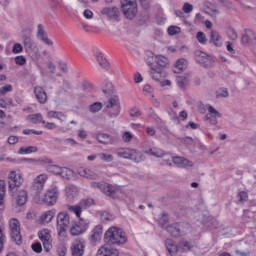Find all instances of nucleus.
Instances as JSON below:
<instances>
[{
    "mask_svg": "<svg viewBox=\"0 0 256 256\" xmlns=\"http://www.w3.org/2000/svg\"><path fill=\"white\" fill-rule=\"evenodd\" d=\"M23 176L21 174H16L15 171H11L8 176V192L9 195L15 199L18 207H23L25 203H27V199H29V195L27 191L21 189L23 185Z\"/></svg>",
    "mask_w": 256,
    "mask_h": 256,
    "instance_id": "1",
    "label": "nucleus"
},
{
    "mask_svg": "<svg viewBox=\"0 0 256 256\" xmlns=\"http://www.w3.org/2000/svg\"><path fill=\"white\" fill-rule=\"evenodd\" d=\"M148 58L147 65L150 67V76L154 81H161L163 77V67L169 65V59L163 55H154L153 52H146Z\"/></svg>",
    "mask_w": 256,
    "mask_h": 256,
    "instance_id": "2",
    "label": "nucleus"
},
{
    "mask_svg": "<svg viewBox=\"0 0 256 256\" xmlns=\"http://www.w3.org/2000/svg\"><path fill=\"white\" fill-rule=\"evenodd\" d=\"M104 241L108 245H125L127 236L121 228L112 226L105 232Z\"/></svg>",
    "mask_w": 256,
    "mask_h": 256,
    "instance_id": "3",
    "label": "nucleus"
},
{
    "mask_svg": "<svg viewBox=\"0 0 256 256\" xmlns=\"http://www.w3.org/2000/svg\"><path fill=\"white\" fill-rule=\"evenodd\" d=\"M116 155H118V157H122V159H129L130 161H134L135 163H140V161H143V155L134 149L119 148L116 151Z\"/></svg>",
    "mask_w": 256,
    "mask_h": 256,
    "instance_id": "4",
    "label": "nucleus"
},
{
    "mask_svg": "<svg viewBox=\"0 0 256 256\" xmlns=\"http://www.w3.org/2000/svg\"><path fill=\"white\" fill-rule=\"evenodd\" d=\"M57 231L59 237H65V233L67 228L69 227V223H71V218L67 212H60L57 215Z\"/></svg>",
    "mask_w": 256,
    "mask_h": 256,
    "instance_id": "5",
    "label": "nucleus"
},
{
    "mask_svg": "<svg viewBox=\"0 0 256 256\" xmlns=\"http://www.w3.org/2000/svg\"><path fill=\"white\" fill-rule=\"evenodd\" d=\"M10 236L12 241L16 242V245L23 243L21 237V226L19 220L12 218L9 222Z\"/></svg>",
    "mask_w": 256,
    "mask_h": 256,
    "instance_id": "6",
    "label": "nucleus"
},
{
    "mask_svg": "<svg viewBox=\"0 0 256 256\" xmlns=\"http://www.w3.org/2000/svg\"><path fill=\"white\" fill-rule=\"evenodd\" d=\"M87 229H89V220L80 218V220L77 223L71 226L70 234L73 237H78V235H83V233H85Z\"/></svg>",
    "mask_w": 256,
    "mask_h": 256,
    "instance_id": "7",
    "label": "nucleus"
},
{
    "mask_svg": "<svg viewBox=\"0 0 256 256\" xmlns=\"http://www.w3.org/2000/svg\"><path fill=\"white\" fill-rule=\"evenodd\" d=\"M106 108L113 109V111H110L108 113V116L110 118L118 117L119 113H121V104L119 103V96H112L111 98H109V100L106 102Z\"/></svg>",
    "mask_w": 256,
    "mask_h": 256,
    "instance_id": "8",
    "label": "nucleus"
},
{
    "mask_svg": "<svg viewBox=\"0 0 256 256\" xmlns=\"http://www.w3.org/2000/svg\"><path fill=\"white\" fill-rule=\"evenodd\" d=\"M22 41L26 53L29 55L33 54L35 51V43L33 39H31V30L26 29L22 31Z\"/></svg>",
    "mask_w": 256,
    "mask_h": 256,
    "instance_id": "9",
    "label": "nucleus"
},
{
    "mask_svg": "<svg viewBox=\"0 0 256 256\" xmlns=\"http://www.w3.org/2000/svg\"><path fill=\"white\" fill-rule=\"evenodd\" d=\"M38 237H39L40 241L42 242L46 253H49V251H51V249L53 248V245H52L53 239L51 238V233L49 232V230L43 229V230L39 231Z\"/></svg>",
    "mask_w": 256,
    "mask_h": 256,
    "instance_id": "10",
    "label": "nucleus"
},
{
    "mask_svg": "<svg viewBox=\"0 0 256 256\" xmlns=\"http://www.w3.org/2000/svg\"><path fill=\"white\" fill-rule=\"evenodd\" d=\"M195 59L197 63H199V65H202V67L211 68L215 65V60H213V57H211L205 52H201V51L196 52Z\"/></svg>",
    "mask_w": 256,
    "mask_h": 256,
    "instance_id": "11",
    "label": "nucleus"
},
{
    "mask_svg": "<svg viewBox=\"0 0 256 256\" xmlns=\"http://www.w3.org/2000/svg\"><path fill=\"white\" fill-rule=\"evenodd\" d=\"M58 197L59 191L57 190V188H53L45 193L43 201L46 205H55V203H57Z\"/></svg>",
    "mask_w": 256,
    "mask_h": 256,
    "instance_id": "12",
    "label": "nucleus"
},
{
    "mask_svg": "<svg viewBox=\"0 0 256 256\" xmlns=\"http://www.w3.org/2000/svg\"><path fill=\"white\" fill-rule=\"evenodd\" d=\"M36 37L37 39H39V41L45 43V45L53 47V42L51 41V39H49V36L47 35V32L45 31V28H43L42 24H39L37 27Z\"/></svg>",
    "mask_w": 256,
    "mask_h": 256,
    "instance_id": "13",
    "label": "nucleus"
},
{
    "mask_svg": "<svg viewBox=\"0 0 256 256\" xmlns=\"http://www.w3.org/2000/svg\"><path fill=\"white\" fill-rule=\"evenodd\" d=\"M101 15H105L108 19H112L113 21H119V8L105 7L101 10Z\"/></svg>",
    "mask_w": 256,
    "mask_h": 256,
    "instance_id": "14",
    "label": "nucleus"
},
{
    "mask_svg": "<svg viewBox=\"0 0 256 256\" xmlns=\"http://www.w3.org/2000/svg\"><path fill=\"white\" fill-rule=\"evenodd\" d=\"M47 179V174H40L37 176L33 183V190L36 191V193H41V191H43V187H45Z\"/></svg>",
    "mask_w": 256,
    "mask_h": 256,
    "instance_id": "15",
    "label": "nucleus"
},
{
    "mask_svg": "<svg viewBox=\"0 0 256 256\" xmlns=\"http://www.w3.org/2000/svg\"><path fill=\"white\" fill-rule=\"evenodd\" d=\"M122 13L126 19H134L137 15V4L121 6Z\"/></svg>",
    "mask_w": 256,
    "mask_h": 256,
    "instance_id": "16",
    "label": "nucleus"
},
{
    "mask_svg": "<svg viewBox=\"0 0 256 256\" xmlns=\"http://www.w3.org/2000/svg\"><path fill=\"white\" fill-rule=\"evenodd\" d=\"M34 95L41 105H45L47 103V92L41 86L34 87Z\"/></svg>",
    "mask_w": 256,
    "mask_h": 256,
    "instance_id": "17",
    "label": "nucleus"
},
{
    "mask_svg": "<svg viewBox=\"0 0 256 256\" xmlns=\"http://www.w3.org/2000/svg\"><path fill=\"white\" fill-rule=\"evenodd\" d=\"M85 253V242L83 240H76L72 245L73 256H83Z\"/></svg>",
    "mask_w": 256,
    "mask_h": 256,
    "instance_id": "18",
    "label": "nucleus"
},
{
    "mask_svg": "<svg viewBox=\"0 0 256 256\" xmlns=\"http://www.w3.org/2000/svg\"><path fill=\"white\" fill-rule=\"evenodd\" d=\"M96 256H119V250L111 248V246H102Z\"/></svg>",
    "mask_w": 256,
    "mask_h": 256,
    "instance_id": "19",
    "label": "nucleus"
},
{
    "mask_svg": "<svg viewBox=\"0 0 256 256\" xmlns=\"http://www.w3.org/2000/svg\"><path fill=\"white\" fill-rule=\"evenodd\" d=\"M256 41V34L253 30H247L246 33L241 37L242 45H253Z\"/></svg>",
    "mask_w": 256,
    "mask_h": 256,
    "instance_id": "20",
    "label": "nucleus"
},
{
    "mask_svg": "<svg viewBox=\"0 0 256 256\" xmlns=\"http://www.w3.org/2000/svg\"><path fill=\"white\" fill-rule=\"evenodd\" d=\"M96 139L99 143H102V145H113V143H115V138L107 133H98Z\"/></svg>",
    "mask_w": 256,
    "mask_h": 256,
    "instance_id": "21",
    "label": "nucleus"
},
{
    "mask_svg": "<svg viewBox=\"0 0 256 256\" xmlns=\"http://www.w3.org/2000/svg\"><path fill=\"white\" fill-rule=\"evenodd\" d=\"M102 237H103V226L97 225L92 230V234L90 235V241H92V243H98V241H101Z\"/></svg>",
    "mask_w": 256,
    "mask_h": 256,
    "instance_id": "22",
    "label": "nucleus"
},
{
    "mask_svg": "<svg viewBox=\"0 0 256 256\" xmlns=\"http://www.w3.org/2000/svg\"><path fill=\"white\" fill-rule=\"evenodd\" d=\"M95 57L98 65L102 67V69H109V67H111V64L109 63V61L107 60L103 52L101 51L96 52Z\"/></svg>",
    "mask_w": 256,
    "mask_h": 256,
    "instance_id": "23",
    "label": "nucleus"
},
{
    "mask_svg": "<svg viewBox=\"0 0 256 256\" xmlns=\"http://www.w3.org/2000/svg\"><path fill=\"white\" fill-rule=\"evenodd\" d=\"M165 229L171 237H181V225L179 223L168 225Z\"/></svg>",
    "mask_w": 256,
    "mask_h": 256,
    "instance_id": "24",
    "label": "nucleus"
},
{
    "mask_svg": "<svg viewBox=\"0 0 256 256\" xmlns=\"http://www.w3.org/2000/svg\"><path fill=\"white\" fill-rule=\"evenodd\" d=\"M101 191H103L104 195H107V197H112L115 193H119V187L111 184H103V186H101Z\"/></svg>",
    "mask_w": 256,
    "mask_h": 256,
    "instance_id": "25",
    "label": "nucleus"
},
{
    "mask_svg": "<svg viewBox=\"0 0 256 256\" xmlns=\"http://www.w3.org/2000/svg\"><path fill=\"white\" fill-rule=\"evenodd\" d=\"M191 249H193V244L185 239H182L177 244L178 253H187V251H191Z\"/></svg>",
    "mask_w": 256,
    "mask_h": 256,
    "instance_id": "26",
    "label": "nucleus"
},
{
    "mask_svg": "<svg viewBox=\"0 0 256 256\" xmlns=\"http://www.w3.org/2000/svg\"><path fill=\"white\" fill-rule=\"evenodd\" d=\"M172 162L177 167H191L193 164L188 159H185L181 156H174L172 157Z\"/></svg>",
    "mask_w": 256,
    "mask_h": 256,
    "instance_id": "27",
    "label": "nucleus"
},
{
    "mask_svg": "<svg viewBox=\"0 0 256 256\" xmlns=\"http://www.w3.org/2000/svg\"><path fill=\"white\" fill-rule=\"evenodd\" d=\"M78 173H79L80 177H86V179H93V180L99 179V175L97 173L93 172L89 168L81 169V170H79Z\"/></svg>",
    "mask_w": 256,
    "mask_h": 256,
    "instance_id": "28",
    "label": "nucleus"
},
{
    "mask_svg": "<svg viewBox=\"0 0 256 256\" xmlns=\"http://www.w3.org/2000/svg\"><path fill=\"white\" fill-rule=\"evenodd\" d=\"M165 247L171 256H176L178 253L177 245H175V242L171 239H166L165 241Z\"/></svg>",
    "mask_w": 256,
    "mask_h": 256,
    "instance_id": "29",
    "label": "nucleus"
},
{
    "mask_svg": "<svg viewBox=\"0 0 256 256\" xmlns=\"http://www.w3.org/2000/svg\"><path fill=\"white\" fill-rule=\"evenodd\" d=\"M209 42L213 43L215 47H221V35H219L217 30H211Z\"/></svg>",
    "mask_w": 256,
    "mask_h": 256,
    "instance_id": "30",
    "label": "nucleus"
},
{
    "mask_svg": "<svg viewBox=\"0 0 256 256\" xmlns=\"http://www.w3.org/2000/svg\"><path fill=\"white\" fill-rule=\"evenodd\" d=\"M186 68H187V60L182 58V59H179V60L176 61L175 65H174L173 72L174 73H181Z\"/></svg>",
    "mask_w": 256,
    "mask_h": 256,
    "instance_id": "31",
    "label": "nucleus"
},
{
    "mask_svg": "<svg viewBox=\"0 0 256 256\" xmlns=\"http://www.w3.org/2000/svg\"><path fill=\"white\" fill-rule=\"evenodd\" d=\"M68 211L74 213L79 221L81 220V213H83V208L80 204L74 206L68 205Z\"/></svg>",
    "mask_w": 256,
    "mask_h": 256,
    "instance_id": "32",
    "label": "nucleus"
},
{
    "mask_svg": "<svg viewBox=\"0 0 256 256\" xmlns=\"http://www.w3.org/2000/svg\"><path fill=\"white\" fill-rule=\"evenodd\" d=\"M39 149L37 146L21 147L18 151L19 155H30V153H37Z\"/></svg>",
    "mask_w": 256,
    "mask_h": 256,
    "instance_id": "33",
    "label": "nucleus"
},
{
    "mask_svg": "<svg viewBox=\"0 0 256 256\" xmlns=\"http://www.w3.org/2000/svg\"><path fill=\"white\" fill-rule=\"evenodd\" d=\"M28 120L34 124L42 123V125H45V120H43V115H41L40 113L29 115Z\"/></svg>",
    "mask_w": 256,
    "mask_h": 256,
    "instance_id": "34",
    "label": "nucleus"
},
{
    "mask_svg": "<svg viewBox=\"0 0 256 256\" xmlns=\"http://www.w3.org/2000/svg\"><path fill=\"white\" fill-rule=\"evenodd\" d=\"M53 217H55V211L49 210L46 211L40 219L42 223H51V221H53Z\"/></svg>",
    "mask_w": 256,
    "mask_h": 256,
    "instance_id": "35",
    "label": "nucleus"
},
{
    "mask_svg": "<svg viewBox=\"0 0 256 256\" xmlns=\"http://www.w3.org/2000/svg\"><path fill=\"white\" fill-rule=\"evenodd\" d=\"M60 177H62V179H66L67 181H69V179H71V177H73V170L67 168V167H62L60 168Z\"/></svg>",
    "mask_w": 256,
    "mask_h": 256,
    "instance_id": "36",
    "label": "nucleus"
},
{
    "mask_svg": "<svg viewBox=\"0 0 256 256\" xmlns=\"http://www.w3.org/2000/svg\"><path fill=\"white\" fill-rule=\"evenodd\" d=\"M176 83L180 89H185V87H187V83H189V79L187 76H178L176 78Z\"/></svg>",
    "mask_w": 256,
    "mask_h": 256,
    "instance_id": "37",
    "label": "nucleus"
},
{
    "mask_svg": "<svg viewBox=\"0 0 256 256\" xmlns=\"http://www.w3.org/2000/svg\"><path fill=\"white\" fill-rule=\"evenodd\" d=\"M101 109H103V103H101V102H94L93 104H91L89 106V111L93 114L99 113V111H101Z\"/></svg>",
    "mask_w": 256,
    "mask_h": 256,
    "instance_id": "38",
    "label": "nucleus"
},
{
    "mask_svg": "<svg viewBox=\"0 0 256 256\" xmlns=\"http://www.w3.org/2000/svg\"><path fill=\"white\" fill-rule=\"evenodd\" d=\"M7 184L5 180H0V205H3V199H5Z\"/></svg>",
    "mask_w": 256,
    "mask_h": 256,
    "instance_id": "39",
    "label": "nucleus"
},
{
    "mask_svg": "<svg viewBox=\"0 0 256 256\" xmlns=\"http://www.w3.org/2000/svg\"><path fill=\"white\" fill-rule=\"evenodd\" d=\"M95 201L91 198L83 199L79 202L80 207L83 209H89L91 205H93Z\"/></svg>",
    "mask_w": 256,
    "mask_h": 256,
    "instance_id": "40",
    "label": "nucleus"
},
{
    "mask_svg": "<svg viewBox=\"0 0 256 256\" xmlns=\"http://www.w3.org/2000/svg\"><path fill=\"white\" fill-rule=\"evenodd\" d=\"M46 171H48V173H53V175H59L61 173V167L58 165H48Z\"/></svg>",
    "mask_w": 256,
    "mask_h": 256,
    "instance_id": "41",
    "label": "nucleus"
},
{
    "mask_svg": "<svg viewBox=\"0 0 256 256\" xmlns=\"http://www.w3.org/2000/svg\"><path fill=\"white\" fill-rule=\"evenodd\" d=\"M130 117H135L136 119H139L143 113L138 107H133L129 110Z\"/></svg>",
    "mask_w": 256,
    "mask_h": 256,
    "instance_id": "42",
    "label": "nucleus"
},
{
    "mask_svg": "<svg viewBox=\"0 0 256 256\" xmlns=\"http://www.w3.org/2000/svg\"><path fill=\"white\" fill-rule=\"evenodd\" d=\"M196 39L201 45H207V37L205 36V33L197 32Z\"/></svg>",
    "mask_w": 256,
    "mask_h": 256,
    "instance_id": "43",
    "label": "nucleus"
},
{
    "mask_svg": "<svg viewBox=\"0 0 256 256\" xmlns=\"http://www.w3.org/2000/svg\"><path fill=\"white\" fill-rule=\"evenodd\" d=\"M223 97H229V91L227 88H220L216 91V99H221Z\"/></svg>",
    "mask_w": 256,
    "mask_h": 256,
    "instance_id": "44",
    "label": "nucleus"
},
{
    "mask_svg": "<svg viewBox=\"0 0 256 256\" xmlns=\"http://www.w3.org/2000/svg\"><path fill=\"white\" fill-rule=\"evenodd\" d=\"M98 157L101 161H104L105 163H111V161H113V155L111 154L100 153L98 154Z\"/></svg>",
    "mask_w": 256,
    "mask_h": 256,
    "instance_id": "45",
    "label": "nucleus"
},
{
    "mask_svg": "<svg viewBox=\"0 0 256 256\" xmlns=\"http://www.w3.org/2000/svg\"><path fill=\"white\" fill-rule=\"evenodd\" d=\"M101 221L102 223H109V221H113V215L109 214L108 212H102Z\"/></svg>",
    "mask_w": 256,
    "mask_h": 256,
    "instance_id": "46",
    "label": "nucleus"
},
{
    "mask_svg": "<svg viewBox=\"0 0 256 256\" xmlns=\"http://www.w3.org/2000/svg\"><path fill=\"white\" fill-rule=\"evenodd\" d=\"M208 112L211 115V117H214V119L221 118V113L215 110V108L211 105L208 106Z\"/></svg>",
    "mask_w": 256,
    "mask_h": 256,
    "instance_id": "47",
    "label": "nucleus"
},
{
    "mask_svg": "<svg viewBox=\"0 0 256 256\" xmlns=\"http://www.w3.org/2000/svg\"><path fill=\"white\" fill-rule=\"evenodd\" d=\"M147 153L157 158L164 157L165 155V152L163 150H149Z\"/></svg>",
    "mask_w": 256,
    "mask_h": 256,
    "instance_id": "48",
    "label": "nucleus"
},
{
    "mask_svg": "<svg viewBox=\"0 0 256 256\" xmlns=\"http://www.w3.org/2000/svg\"><path fill=\"white\" fill-rule=\"evenodd\" d=\"M227 36L231 41H237V32H235V29L229 28L227 30Z\"/></svg>",
    "mask_w": 256,
    "mask_h": 256,
    "instance_id": "49",
    "label": "nucleus"
},
{
    "mask_svg": "<svg viewBox=\"0 0 256 256\" xmlns=\"http://www.w3.org/2000/svg\"><path fill=\"white\" fill-rule=\"evenodd\" d=\"M181 33V28L177 27V26H170L168 27V35H177Z\"/></svg>",
    "mask_w": 256,
    "mask_h": 256,
    "instance_id": "50",
    "label": "nucleus"
},
{
    "mask_svg": "<svg viewBox=\"0 0 256 256\" xmlns=\"http://www.w3.org/2000/svg\"><path fill=\"white\" fill-rule=\"evenodd\" d=\"M15 63H16V65L23 66V65H25V63H27V58H25V56H23V55L16 56Z\"/></svg>",
    "mask_w": 256,
    "mask_h": 256,
    "instance_id": "51",
    "label": "nucleus"
},
{
    "mask_svg": "<svg viewBox=\"0 0 256 256\" xmlns=\"http://www.w3.org/2000/svg\"><path fill=\"white\" fill-rule=\"evenodd\" d=\"M132 139H133V134H131V132H128V131H126L122 136V140L124 141V143H131Z\"/></svg>",
    "mask_w": 256,
    "mask_h": 256,
    "instance_id": "52",
    "label": "nucleus"
},
{
    "mask_svg": "<svg viewBox=\"0 0 256 256\" xmlns=\"http://www.w3.org/2000/svg\"><path fill=\"white\" fill-rule=\"evenodd\" d=\"M11 91H13V86H11V84L5 85L0 88L1 95H5L6 93H9Z\"/></svg>",
    "mask_w": 256,
    "mask_h": 256,
    "instance_id": "53",
    "label": "nucleus"
},
{
    "mask_svg": "<svg viewBox=\"0 0 256 256\" xmlns=\"http://www.w3.org/2000/svg\"><path fill=\"white\" fill-rule=\"evenodd\" d=\"M12 53H23V45L20 43H15L12 48Z\"/></svg>",
    "mask_w": 256,
    "mask_h": 256,
    "instance_id": "54",
    "label": "nucleus"
},
{
    "mask_svg": "<svg viewBox=\"0 0 256 256\" xmlns=\"http://www.w3.org/2000/svg\"><path fill=\"white\" fill-rule=\"evenodd\" d=\"M182 11L189 14L193 11V5L189 4L188 2H185L182 7Z\"/></svg>",
    "mask_w": 256,
    "mask_h": 256,
    "instance_id": "55",
    "label": "nucleus"
},
{
    "mask_svg": "<svg viewBox=\"0 0 256 256\" xmlns=\"http://www.w3.org/2000/svg\"><path fill=\"white\" fill-rule=\"evenodd\" d=\"M31 247H32V250L34 251V253H41V251H43V246H41V244L39 242L32 244Z\"/></svg>",
    "mask_w": 256,
    "mask_h": 256,
    "instance_id": "56",
    "label": "nucleus"
},
{
    "mask_svg": "<svg viewBox=\"0 0 256 256\" xmlns=\"http://www.w3.org/2000/svg\"><path fill=\"white\" fill-rule=\"evenodd\" d=\"M78 137L79 139H82V141H85V139H87V131L85 129H80L78 130Z\"/></svg>",
    "mask_w": 256,
    "mask_h": 256,
    "instance_id": "57",
    "label": "nucleus"
},
{
    "mask_svg": "<svg viewBox=\"0 0 256 256\" xmlns=\"http://www.w3.org/2000/svg\"><path fill=\"white\" fill-rule=\"evenodd\" d=\"M121 7L137 4V0H121Z\"/></svg>",
    "mask_w": 256,
    "mask_h": 256,
    "instance_id": "58",
    "label": "nucleus"
},
{
    "mask_svg": "<svg viewBox=\"0 0 256 256\" xmlns=\"http://www.w3.org/2000/svg\"><path fill=\"white\" fill-rule=\"evenodd\" d=\"M8 143H9V145H15V144L19 143V138L17 136H10L8 138Z\"/></svg>",
    "mask_w": 256,
    "mask_h": 256,
    "instance_id": "59",
    "label": "nucleus"
},
{
    "mask_svg": "<svg viewBox=\"0 0 256 256\" xmlns=\"http://www.w3.org/2000/svg\"><path fill=\"white\" fill-rule=\"evenodd\" d=\"M59 67L63 73H67L69 71V68L67 67V63L61 61L59 62Z\"/></svg>",
    "mask_w": 256,
    "mask_h": 256,
    "instance_id": "60",
    "label": "nucleus"
},
{
    "mask_svg": "<svg viewBox=\"0 0 256 256\" xmlns=\"http://www.w3.org/2000/svg\"><path fill=\"white\" fill-rule=\"evenodd\" d=\"M239 200L240 201H247V198L249 197L247 192L242 191L238 194Z\"/></svg>",
    "mask_w": 256,
    "mask_h": 256,
    "instance_id": "61",
    "label": "nucleus"
},
{
    "mask_svg": "<svg viewBox=\"0 0 256 256\" xmlns=\"http://www.w3.org/2000/svg\"><path fill=\"white\" fill-rule=\"evenodd\" d=\"M104 95H111L113 93V84H108V89H103Z\"/></svg>",
    "mask_w": 256,
    "mask_h": 256,
    "instance_id": "62",
    "label": "nucleus"
},
{
    "mask_svg": "<svg viewBox=\"0 0 256 256\" xmlns=\"http://www.w3.org/2000/svg\"><path fill=\"white\" fill-rule=\"evenodd\" d=\"M143 93L149 94L153 93V88L149 84H145L143 87Z\"/></svg>",
    "mask_w": 256,
    "mask_h": 256,
    "instance_id": "63",
    "label": "nucleus"
},
{
    "mask_svg": "<svg viewBox=\"0 0 256 256\" xmlns=\"http://www.w3.org/2000/svg\"><path fill=\"white\" fill-rule=\"evenodd\" d=\"M57 254H58L59 256H65V255H67V248H65V247L59 248V249L57 250Z\"/></svg>",
    "mask_w": 256,
    "mask_h": 256,
    "instance_id": "64",
    "label": "nucleus"
}]
</instances>
